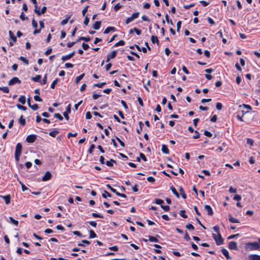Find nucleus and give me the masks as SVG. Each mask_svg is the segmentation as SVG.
<instances>
[{
	"label": "nucleus",
	"mask_w": 260,
	"mask_h": 260,
	"mask_svg": "<svg viewBox=\"0 0 260 260\" xmlns=\"http://www.w3.org/2000/svg\"><path fill=\"white\" fill-rule=\"evenodd\" d=\"M246 248L250 250L258 249L260 248V245L257 242L248 243L246 244Z\"/></svg>",
	"instance_id": "nucleus-1"
},
{
	"label": "nucleus",
	"mask_w": 260,
	"mask_h": 260,
	"mask_svg": "<svg viewBox=\"0 0 260 260\" xmlns=\"http://www.w3.org/2000/svg\"><path fill=\"white\" fill-rule=\"evenodd\" d=\"M212 237L215 240L216 243L217 245H220L223 244V239L221 237V236L220 233H218V234L216 235L215 234H212Z\"/></svg>",
	"instance_id": "nucleus-2"
},
{
	"label": "nucleus",
	"mask_w": 260,
	"mask_h": 260,
	"mask_svg": "<svg viewBox=\"0 0 260 260\" xmlns=\"http://www.w3.org/2000/svg\"><path fill=\"white\" fill-rule=\"evenodd\" d=\"M21 83V80L16 77L12 78L8 83V85L10 86L13 85L16 83L20 84Z\"/></svg>",
	"instance_id": "nucleus-3"
},
{
	"label": "nucleus",
	"mask_w": 260,
	"mask_h": 260,
	"mask_svg": "<svg viewBox=\"0 0 260 260\" xmlns=\"http://www.w3.org/2000/svg\"><path fill=\"white\" fill-rule=\"evenodd\" d=\"M36 139L37 136L36 135H30L26 137V141L27 143H32L36 141Z\"/></svg>",
	"instance_id": "nucleus-4"
},
{
	"label": "nucleus",
	"mask_w": 260,
	"mask_h": 260,
	"mask_svg": "<svg viewBox=\"0 0 260 260\" xmlns=\"http://www.w3.org/2000/svg\"><path fill=\"white\" fill-rule=\"evenodd\" d=\"M46 10L47 8L45 6L42 8L41 11L40 10H37V6H36V8L34 10V11L38 16H40L41 14H44L46 12Z\"/></svg>",
	"instance_id": "nucleus-5"
},
{
	"label": "nucleus",
	"mask_w": 260,
	"mask_h": 260,
	"mask_svg": "<svg viewBox=\"0 0 260 260\" xmlns=\"http://www.w3.org/2000/svg\"><path fill=\"white\" fill-rule=\"evenodd\" d=\"M228 247L230 249L237 250L238 249L237 247V244L236 242L231 241L230 242L228 245Z\"/></svg>",
	"instance_id": "nucleus-6"
},
{
	"label": "nucleus",
	"mask_w": 260,
	"mask_h": 260,
	"mask_svg": "<svg viewBox=\"0 0 260 260\" xmlns=\"http://www.w3.org/2000/svg\"><path fill=\"white\" fill-rule=\"evenodd\" d=\"M22 152V145L20 143L17 144L15 154L21 155Z\"/></svg>",
	"instance_id": "nucleus-7"
},
{
	"label": "nucleus",
	"mask_w": 260,
	"mask_h": 260,
	"mask_svg": "<svg viewBox=\"0 0 260 260\" xmlns=\"http://www.w3.org/2000/svg\"><path fill=\"white\" fill-rule=\"evenodd\" d=\"M51 174L49 171H47L42 177V180L43 181H48L51 179Z\"/></svg>",
	"instance_id": "nucleus-8"
},
{
	"label": "nucleus",
	"mask_w": 260,
	"mask_h": 260,
	"mask_svg": "<svg viewBox=\"0 0 260 260\" xmlns=\"http://www.w3.org/2000/svg\"><path fill=\"white\" fill-rule=\"evenodd\" d=\"M117 54V52L116 51H113L111 53L107 56L106 62H109L111 59L114 58Z\"/></svg>",
	"instance_id": "nucleus-9"
},
{
	"label": "nucleus",
	"mask_w": 260,
	"mask_h": 260,
	"mask_svg": "<svg viewBox=\"0 0 260 260\" xmlns=\"http://www.w3.org/2000/svg\"><path fill=\"white\" fill-rule=\"evenodd\" d=\"M249 260H260V255L257 254H250L248 256Z\"/></svg>",
	"instance_id": "nucleus-10"
},
{
	"label": "nucleus",
	"mask_w": 260,
	"mask_h": 260,
	"mask_svg": "<svg viewBox=\"0 0 260 260\" xmlns=\"http://www.w3.org/2000/svg\"><path fill=\"white\" fill-rule=\"evenodd\" d=\"M205 209L207 211L208 215L211 216L213 215V212L210 206L207 205H205Z\"/></svg>",
	"instance_id": "nucleus-11"
},
{
	"label": "nucleus",
	"mask_w": 260,
	"mask_h": 260,
	"mask_svg": "<svg viewBox=\"0 0 260 260\" xmlns=\"http://www.w3.org/2000/svg\"><path fill=\"white\" fill-rule=\"evenodd\" d=\"M5 200V203L8 205L10 203L11 196L10 195H7L5 196H1Z\"/></svg>",
	"instance_id": "nucleus-12"
},
{
	"label": "nucleus",
	"mask_w": 260,
	"mask_h": 260,
	"mask_svg": "<svg viewBox=\"0 0 260 260\" xmlns=\"http://www.w3.org/2000/svg\"><path fill=\"white\" fill-rule=\"evenodd\" d=\"M221 252L222 254L226 257V258L228 259H231V257L230 256L229 252L228 250L224 248H222L221 249Z\"/></svg>",
	"instance_id": "nucleus-13"
},
{
	"label": "nucleus",
	"mask_w": 260,
	"mask_h": 260,
	"mask_svg": "<svg viewBox=\"0 0 260 260\" xmlns=\"http://www.w3.org/2000/svg\"><path fill=\"white\" fill-rule=\"evenodd\" d=\"M19 122L21 125L24 126L26 124L25 119L23 118V115H21L19 118Z\"/></svg>",
	"instance_id": "nucleus-14"
},
{
	"label": "nucleus",
	"mask_w": 260,
	"mask_h": 260,
	"mask_svg": "<svg viewBox=\"0 0 260 260\" xmlns=\"http://www.w3.org/2000/svg\"><path fill=\"white\" fill-rule=\"evenodd\" d=\"M101 23V21H95L93 24V28L96 30L99 29L100 28Z\"/></svg>",
	"instance_id": "nucleus-15"
},
{
	"label": "nucleus",
	"mask_w": 260,
	"mask_h": 260,
	"mask_svg": "<svg viewBox=\"0 0 260 260\" xmlns=\"http://www.w3.org/2000/svg\"><path fill=\"white\" fill-rule=\"evenodd\" d=\"M115 30V28L112 26H109L106 28L104 30V33L105 34H107L110 32V31H114Z\"/></svg>",
	"instance_id": "nucleus-16"
},
{
	"label": "nucleus",
	"mask_w": 260,
	"mask_h": 260,
	"mask_svg": "<svg viewBox=\"0 0 260 260\" xmlns=\"http://www.w3.org/2000/svg\"><path fill=\"white\" fill-rule=\"evenodd\" d=\"M9 36L11 39L13 41V42H16L17 41V38L14 36V34L12 32L11 30L9 31Z\"/></svg>",
	"instance_id": "nucleus-17"
},
{
	"label": "nucleus",
	"mask_w": 260,
	"mask_h": 260,
	"mask_svg": "<svg viewBox=\"0 0 260 260\" xmlns=\"http://www.w3.org/2000/svg\"><path fill=\"white\" fill-rule=\"evenodd\" d=\"M161 151L165 154H169V150L166 145H162L161 147Z\"/></svg>",
	"instance_id": "nucleus-18"
},
{
	"label": "nucleus",
	"mask_w": 260,
	"mask_h": 260,
	"mask_svg": "<svg viewBox=\"0 0 260 260\" xmlns=\"http://www.w3.org/2000/svg\"><path fill=\"white\" fill-rule=\"evenodd\" d=\"M170 189L172 190V191L173 192V193L176 196V197L177 198H180L179 194L177 191V190H176L174 186H171Z\"/></svg>",
	"instance_id": "nucleus-19"
},
{
	"label": "nucleus",
	"mask_w": 260,
	"mask_h": 260,
	"mask_svg": "<svg viewBox=\"0 0 260 260\" xmlns=\"http://www.w3.org/2000/svg\"><path fill=\"white\" fill-rule=\"evenodd\" d=\"M229 220L230 222H232V223H239L240 222L239 220L233 218L231 215H229Z\"/></svg>",
	"instance_id": "nucleus-20"
},
{
	"label": "nucleus",
	"mask_w": 260,
	"mask_h": 260,
	"mask_svg": "<svg viewBox=\"0 0 260 260\" xmlns=\"http://www.w3.org/2000/svg\"><path fill=\"white\" fill-rule=\"evenodd\" d=\"M41 78V76L40 75H36L35 77H33L31 78V80L34 82H40V79Z\"/></svg>",
	"instance_id": "nucleus-21"
},
{
	"label": "nucleus",
	"mask_w": 260,
	"mask_h": 260,
	"mask_svg": "<svg viewBox=\"0 0 260 260\" xmlns=\"http://www.w3.org/2000/svg\"><path fill=\"white\" fill-rule=\"evenodd\" d=\"M18 101L22 104H24L26 102L25 97L24 95H21L18 99Z\"/></svg>",
	"instance_id": "nucleus-22"
},
{
	"label": "nucleus",
	"mask_w": 260,
	"mask_h": 260,
	"mask_svg": "<svg viewBox=\"0 0 260 260\" xmlns=\"http://www.w3.org/2000/svg\"><path fill=\"white\" fill-rule=\"evenodd\" d=\"M151 40L153 43H156L157 44H158V43H159V41L158 40V38L155 36H152L151 37Z\"/></svg>",
	"instance_id": "nucleus-23"
},
{
	"label": "nucleus",
	"mask_w": 260,
	"mask_h": 260,
	"mask_svg": "<svg viewBox=\"0 0 260 260\" xmlns=\"http://www.w3.org/2000/svg\"><path fill=\"white\" fill-rule=\"evenodd\" d=\"M18 59L24 62L26 65H28L29 63L28 60L23 56H20Z\"/></svg>",
	"instance_id": "nucleus-24"
},
{
	"label": "nucleus",
	"mask_w": 260,
	"mask_h": 260,
	"mask_svg": "<svg viewBox=\"0 0 260 260\" xmlns=\"http://www.w3.org/2000/svg\"><path fill=\"white\" fill-rule=\"evenodd\" d=\"M80 40H84V41L87 42L90 40V38L89 37H81L77 41V42H79Z\"/></svg>",
	"instance_id": "nucleus-25"
},
{
	"label": "nucleus",
	"mask_w": 260,
	"mask_h": 260,
	"mask_svg": "<svg viewBox=\"0 0 260 260\" xmlns=\"http://www.w3.org/2000/svg\"><path fill=\"white\" fill-rule=\"evenodd\" d=\"M84 75H85V74L83 73V74L80 75V76L77 77L76 78V80H75L76 84H78L80 82V81L83 78Z\"/></svg>",
	"instance_id": "nucleus-26"
},
{
	"label": "nucleus",
	"mask_w": 260,
	"mask_h": 260,
	"mask_svg": "<svg viewBox=\"0 0 260 260\" xmlns=\"http://www.w3.org/2000/svg\"><path fill=\"white\" fill-rule=\"evenodd\" d=\"M113 162L116 163V161L113 159H111L110 160L106 161V165L109 167H112L113 166Z\"/></svg>",
	"instance_id": "nucleus-27"
},
{
	"label": "nucleus",
	"mask_w": 260,
	"mask_h": 260,
	"mask_svg": "<svg viewBox=\"0 0 260 260\" xmlns=\"http://www.w3.org/2000/svg\"><path fill=\"white\" fill-rule=\"evenodd\" d=\"M179 191L181 194L182 197L183 199H185L186 198V195L185 193L184 192V190L182 187H180Z\"/></svg>",
	"instance_id": "nucleus-28"
},
{
	"label": "nucleus",
	"mask_w": 260,
	"mask_h": 260,
	"mask_svg": "<svg viewBox=\"0 0 260 260\" xmlns=\"http://www.w3.org/2000/svg\"><path fill=\"white\" fill-rule=\"evenodd\" d=\"M58 133L57 130H54L49 133V135L52 137H55Z\"/></svg>",
	"instance_id": "nucleus-29"
},
{
	"label": "nucleus",
	"mask_w": 260,
	"mask_h": 260,
	"mask_svg": "<svg viewBox=\"0 0 260 260\" xmlns=\"http://www.w3.org/2000/svg\"><path fill=\"white\" fill-rule=\"evenodd\" d=\"M149 240L151 242H158V240L155 237H153L151 236H149Z\"/></svg>",
	"instance_id": "nucleus-30"
},
{
	"label": "nucleus",
	"mask_w": 260,
	"mask_h": 260,
	"mask_svg": "<svg viewBox=\"0 0 260 260\" xmlns=\"http://www.w3.org/2000/svg\"><path fill=\"white\" fill-rule=\"evenodd\" d=\"M0 90L3 91L4 93H6L9 92V89L7 87H0Z\"/></svg>",
	"instance_id": "nucleus-31"
},
{
	"label": "nucleus",
	"mask_w": 260,
	"mask_h": 260,
	"mask_svg": "<svg viewBox=\"0 0 260 260\" xmlns=\"http://www.w3.org/2000/svg\"><path fill=\"white\" fill-rule=\"evenodd\" d=\"M11 222L14 225L17 226L18 225V221L14 219L13 217H10Z\"/></svg>",
	"instance_id": "nucleus-32"
},
{
	"label": "nucleus",
	"mask_w": 260,
	"mask_h": 260,
	"mask_svg": "<svg viewBox=\"0 0 260 260\" xmlns=\"http://www.w3.org/2000/svg\"><path fill=\"white\" fill-rule=\"evenodd\" d=\"M107 196H108L109 197H111V194L109 192H108L107 191L105 190L104 191V193H103L102 194V197L104 198H107Z\"/></svg>",
	"instance_id": "nucleus-33"
},
{
	"label": "nucleus",
	"mask_w": 260,
	"mask_h": 260,
	"mask_svg": "<svg viewBox=\"0 0 260 260\" xmlns=\"http://www.w3.org/2000/svg\"><path fill=\"white\" fill-rule=\"evenodd\" d=\"M16 106H17L18 109H19L20 110H23V111H26V109H27L26 107L22 106V105H21L20 104H17Z\"/></svg>",
	"instance_id": "nucleus-34"
},
{
	"label": "nucleus",
	"mask_w": 260,
	"mask_h": 260,
	"mask_svg": "<svg viewBox=\"0 0 260 260\" xmlns=\"http://www.w3.org/2000/svg\"><path fill=\"white\" fill-rule=\"evenodd\" d=\"M180 215L184 218H186L187 217V215L185 214V210H181L180 212Z\"/></svg>",
	"instance_id": "nucleus-35"
},
{
	"label": "nucleus",
	"mask_w": 260,
	"mask_h": 260,
	"mask_svg": "<svg viewBox=\"0 0 260 260\" xmlns=\"http://www.w3.org/2000/svg\"><path fill=\"white\" fill-rule=\"evenodd\" d=\"M90 235H89V238H94L95 237H96V234L92 230H90Z\"/></svg>",
	"instance_id": "nucleus-36"
},
{
	"label": "nucleus",
	"mask_w": 260,
	"mask_h": 260,
	"mask_svg": "<svg viewBox=\"0 0 260 260\" xmlns=\"http://www.w3.org/2000/svg\"><path fill=\"white\" fill-rule=\"evenodd\" d=\"M124 44H125V42L124 41L120 40L118 42H117V43L115 44V46L117 47L119 46H123L124 45Z\"/></svg>",
	"instance_id": "nucleus-37"
},
{
	"label": "nucleus",
	"mask_w": 260,
	"mask_h": 260,
	"mask_svg": "<svg viewBox=\"0 0 260 260\" xmlns=\"http://www.w3.org/2000/svg\"><path fill=\"white\" fill-rule=\"evenodd\" d=\"M106 83L105 82L103 83H99L94 85V86L98 87L99 88H102L105 85Z\"/></svg>",
	"instance_id": "nucleus-38"
},
{
	"label": "nucleus",
	"mask_w": 260,
	"mask_h": 260,
	"mask_svg": "<svg viewBox=\"0 0 260 260\" xmlns=\"http://www.w3.org/2000/svg\"><path fill=\"white\" fill-rule=\"evenodd\" d=\"M30 108H31L32 110L36 111L38 109L39 106L38 104H35L33 105H31Z\"/></svg>",
	"instance_id": "nucleus-39"
},
{
	"label": "nucleus",
	"mask_w": 260,
	"mask_h": 260,
	"mask_svg": "<svg viewBox=\"0 0 260 260\" xmlns=\"http://www.w3.org/2000/svg\"><path fill=\"white\" fill-rule=\"evenodd\" d=\"M20 18L22 20H23V21H24V20H27V19H28L27 17H26V16H25V14H24V13L23 12H22V13H21V14H20Z\"/></svg>",
	"instance_id": "nucleus-40"
},
{
	"label": "nucleus",
	"mask_w": 260,
	"mask_h": 260,
	"mask_svg": "<svg viewBox=\"0 0 260 260\" xmlns=\"http://www.w3.org/2000/svg\"><path fill=\"white\" fill-rule=\"evenodd\" d=\"M121 5H120L119 3L115 5L114 7V10L115 11H117L119 9H120L121 8Z\"/></svg>",
	"instance_id": "nucleus-41"
},
{
	"label": "nucleus",
	"mask_w": 260,
	"mask_h": 260,
	"mask_svg": "<svg viewBox=\"0 0 260 260\" xmlns=\"http://www.w3.org/2000/svg\"><path fill=\"white\" fill-rule=\"evenodd\" d=\"M54 116L55 118H58V119H59L60 120H63L62 116L59 113H55L54 115Z\"/></svg>",
	"instance_id": "nucleus-42"
},
{
	"label": "nucleus",
	"mask_w": 260,
	"mask_h": 260,
	"mask_svg": "<svg viewBox=\"0 0 260 260\" xmlns=\"http://www.w3.org/2000/svg\"><path fill=\"white\" fill-rule=\"evenodd\" d=\"M57 81H58V79H55L53 82L52 83H51V86H50V87L52 89L54 88L56 84H57Z\"/></svg>",
	"instance_id": "nucleus-43"
},
{
	"label": "nucleus",
	"mask_w": 260,
	"mask_h": 260,
	"mask_svg": "<svg viewBox=\"0 0 260 260\" xmlns=\"http://www.w3.org/2000/svg\"><path fill=\"white\" fill-rule=\"evenodd\" d=\"M155 202L157 204H159V205H162V204L164 203V201L162 200H161V199H156L155 200Z\"/></svg>",
	"instance_id": "nucleus-44"
},
{
	"label": "nucleus",
	"mask_w": 260,
	"mask_h": 260,
	"mask_svg": "<svg viewBox=\"0 0 260 260\" xmlns=\"http://www.w3.org/2000/svg\"><path fill=\"white\" fill-rule=\"evenodd\" d=\"M106 186L109 188L111 191L114 193H115V194H116V192H117V191H116V190L114 188H113V187H112L109 184H107L106 185Z\"/></svg>",
	"instance_id": "nucleus-45"
},
{
	"label": "nucleus",
	"mask_w": 260,
	"mask_h": 260,
	"mask_svg": "<svg viewBox=\"0 0 260 260\" xmlns=\"http://www.w3.org/2000/svg\"><path fill=\"white\" fill-rule=\"evenodd\" d=\"M186 228L189 230H194V228L191 224H188L186 225Z\"/></svg>",
	"instance_id": "nucleus-46"
},
{
	"label": "nucleus",
	"mask_w": 260,
	"mask_h": 260,
	"mask_svg": "<svg viewBox=\"0 0 260 260\" xmlns=\"http://www.w3.org/2000/svg\"><path fill=\"white\" fill-rule=\"evenodd\" d=\"M34 100L37 102H42V99L39 96V95L34 96Z\"/></svg>",
	"instance_id": "nucleus-47"
},
{
	"label": "nucleus",
	"mask_w": 260,
	"mask_h": 260,
	"mask_svg": "<svg viewBox=\"0 0 260 260\" xmlns=\"http://www.w3.org/2000/svg\"><path fill=\"white\" fill-rule=\"evenodd\" d=\"M41 84L42 85L46 84L47 83V75H46L42 80L40 82Z\"/></svg>",
	"instance_id": "nucleus-48"
},
{
	"label": "nucleus",
	"mask_w": 260,
	"mask_h": 260,
	"mask_svg": "<svg viewBox=\"0 0 260 260\" xmlns=\"http://www.w3.org/2000/svg\"><path fill=\"white\" fill-rule=\"evenodd\" d=\"M216 108L217 110H220L222 108V105L220 103H217L216 104Z\"/></svg>",
	"instance_id": "nucleus-49"
},
{
	"label": "nucleus",
	"mask_w": 260,
	"mask_h": 260,
	"mask_svg": "<svg viewBox=\"0 0 260 260\" xmlns=\"http://www.w3.org/2000/svg\"><path fill=\"white\" fill-rule=\"evenodd\" d=\"M139 15V12L134 13L132 14V15L131 16V17L132 18V19H135L138 18Z\"/></svg>",
	"instance_id": "nucleus-50"
},
{
	"label": "nucleus",
	"mask_w": 260,
	"mask_h": 260,
	"mask_svg": "<svg viewBox=\"0 0 260 260\" xmlns=\"http://www.w3.org/2000/svg\"><path fill=\"white\" fill-rule=\"evenodd\" d=\"M95 148V145L94 144H91L90 146L89 149H88L89 153L91 154L92 153L93 149Z\"/></svg>",
	"instance_id": "nucleus-51"
},
{
	"label": "nucleus",
	"mask_w": 260,
	"mask_h": 260,
	"mask_svg": "<svg viewBox=\"0 0 260 260\" xmlns=\"http://www.w3.org/2000/svg\"><path fill=\"white\" fill-rule=\"evenodd\" d=\"M88 6H87L82 10V15L83 16H85V14L87 13V12L88 11Z\"/></svg>",
	"instance_id": "nucleus-52"
},
{
	"label": "nucleus",
	"mask_w": 260,
	"mask_h": 260,
	"mask_svg": "<svg viewBox=\"0 0 260 260\" xmlns=\"http://www.w3.org/2000/svg\"><path fill=\"white\" fill-rule=\"evenodd\" d=\"M74 54H75V52L74 51V52H72L71 53H70L68 55H66V60L69 59L71 58H72Z\"/></svg>",
	"instance_id": "nucleus-53"
},
{
	"label": "nucleus",
	"mask_w": 260,
	"mask_h": 260,
	"mask_svg": "<svg viewBox=\"0 0 260 260\" xmlns=\"http://www.w3.org/2000/svg\"><path fill=\"white\" fill-rule=\"evenodd\" d=\"M204 135L208 137H211L212 136V134L206 130L204 131Z\"/></svg>",
	"instance_id": "nucleus-54"
},
{
	"label": "nucleus",
	"mask_w": 260,
	"mask_h": 260,
	"mask_svg": "<svg viewBox=\"0 0 260 260\" xmlns=\"http://www.w3.org/2000/svg\"><path fill=\"white\" fill-rule=\"evenodd\" d=\"M247 143L250 145L251 146H252L253 144V140L250 138L247 139Z\"/></svg>",
	"instance_id": "nucleus-55"
},
{
	"label": "nucleus",
	"mask_w": 260,
	"mask_h": 260,
	"mask_svg": "<svg viewBox=\"0 0 260 260\" xmlns=\"http://www.w3.org/2000/svg\"><path fill=\"white\" fill-rule=\"evenodd\" d=\"M92 215L94 217H99V218H103L104 217L103 215L97 214V213H92Z\"/></svg>",
	"instance_id": "nucleus-56"
},
{
	"label": "nucleus",
	"mask_w": 260,
	"mask_h": 260,
	"mask_svg": "<svg viewBox=\"0 0 260 260\" xmlns=\"http://www.w3.org/2000/svg\"><path fill=\"white\" fill-rule=\"evenodd\" d=\"M32 25L35 28L38 27V23L35 21L34 19L32 20Z\"/></svg>",
	"instance_id": "nucleus-57"
},
{
	"label": "nucleus",
	"mask_w": 260,
	"mask_h": 260,
	"mask_svg": "<svg viewBox=\"0 0 260 260\" xmlns=\"http://www.w3.org/2000/svg\"><path fill=\"white\" fill-rule=\"evenodd\" d=\"M82 47H83V49L84 50H87L88 48H89V46L88 44H85L84 43H83L82 45Z\"/></svg>",
	"instance_id": "nucleus-58"
},
{
	"label": "nucleus",
	"mask_w": 260,
	"mask_h": 260,
	"mask_svg": "<svg viewBox=\"0 0 260 260\" xmlns=\"http://www.w3.org/2000/svg\"><path fill=\"white\" fill-rule=\"evenodd\" d=\"M241 199V197L240 195L236 194L234 197V200L236 201H239Z\"/></svg>",
	"instance_id": "nucleus-59"
},
{
	"label": "nucleus",
	"mask_w": 260,
	"mask_h": 260,
	"mask_svg": "<svg viewBox=\"0 0 260 260\" xmlns=\"http://www.w3.org/2000/svg\"><path fill=\"white\" fill-rule=\"evenodd\" d=\"M213 230L217 234H218V233H219V228L218 226H217V225L214 226L213 227Z\"/></svg>",
	"instance_id": "nucleus-60"
},
{
	"label": "nucleus",
	"mask_w": 260,
	"mask_h": 260,
	"mask_svg": "<svg viewBox=\"0 0 260 260\" xmlns=\"http://www.w3.org/2000/svg\"><path fill=\"white\" fill-rule=\"evenodd\" d=\"M25 165L27 169H29L31 167L32 164L30 161H27L25 162Z\"/></svg>",
	"instance_id": "nucleus-61"
},
{
	"label": "nucleus",
	"mask_w": 260,
	"mask_h": 260,
	"mask_svg": "<svg viewBox=\"0 0 260 260\" xmlns=\"http://www.w3.org/2000/svg\"><path fill=\"white\" fill-rule=\"evenodd\" d=\"M4 240L7 244H10V241L9 238L7 235H5L4 236Z\"/></svg>",
	"instance_id": "nucleus-62"
},
{
	"label": "nucleus",
	"mask_w": 260,
	"mask_h": 260,
	"mask_svg": "<svg viewBox=\"0 0 260 260\" xmlns=\"http://www.w3.org/2000/svg\"><path fill=\"white\" fill-rule=\"evenodd\" d=\"M92 117L91 114L90 112H87L86 113V118L88 119H91Z\"/></svg>",
	"instance_id": "nucleus-63"
},
{
	"label": "nucleus",
	"mask_w": 260,
	"mask_h": 260,
	"mask_svg": "<svg viewBox=\"0 0 260 260\" xmlns=\"http://www.w3.org/2000/svg\"><path fill=\"white\" fill-rule=\"evenodd\" d=\"M229 191L231 193H235L237 191V189L236 188H233L232 186H230L229 188Z\"/></svg>",
	"instance_id": "nucleus-64"
}]
</instances>
